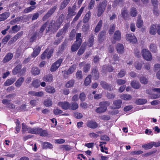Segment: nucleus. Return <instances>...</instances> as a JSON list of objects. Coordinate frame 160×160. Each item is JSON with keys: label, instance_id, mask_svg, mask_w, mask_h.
Masks as SVG:
<instances>
[{"label": "nucleus", "instance_id": "nucleus-19", "mask_svg": "<svg viewBox=\"0 0 160 160\" xmlns=\"http://www.w3.org/2000/svg\"><path fill=\"white\" fill-rule=\"evenodd\" d=\"M156 26L155 25L152 24L150 27L149 33L152 35H155L156 33Z\"/></svg>", "mask_w": 160, "mask_h": 160}, {"label": "nucleus", "instance_id": "nucleus-27", "mask_svg": "<svg viewBox=\"0 0 160 160\" xmlns=\"http://www.w3.org/2000/svg\"><path fill=\"white\" fill-rule=\"evenodd\" d=\"M113 38L115 40H120L121 38L120 32L118 30L116 31L114 33Z\"/></svg>", "mask_w": 160, "mask_h": 160}, {"label": "nucleus", "instance_id": "nucleus-58", "mask_svg": "<svg viewBox=\"0 0 160 160\" xmlns=\"http://www.w3.org/2000/svg\"><path fill=\"white\" fill-rule=\"evenodd\" d=\"M53 113L55 115H58L62 113H63V112L62 110L58 108H56L53 110Z\"/></svg>", "mask_w": 160, "mask_h": 160}, {"label": "nucleus", "instance_id": "nucleus-1", "mask_svg": "<svg viewBox=\"0 0 160 160\" xmlns=\"http://www.w3.org/2000/svg\"><path fill=\"white\" fill-rule=\"evenodd\" d=\"M64 18L63 14L61 15L56 22L54 21H51L49 24V26L48 28V29L46 30V32L47 33L48 31L52 30V28L56 31L60 27V25L62 24Z\"/></svg>", "mask_w": 160, "mask_h": 160}, {"label": "nucleus", "instance_id": "nucleus-52", "mask_svg": "<svg viewBox=\"0 0 160 160\" xmlns=\"http://www.w3.org/2000/svg\"><path fill=\"white\" fill-rule=\"evenodd\" d=\"M81 33H78L77 34L76 39V41L75 42H77L78 43L81 44L82 40L81 38Z\"/></svg>", "mask_w": 160, "mask_h": 160}, {"label": "nucleus", "instance_id": "nucleus-45", "mask_svg": "<svg viewBox=\"0 0 160 160\" xmlns=\"http://www.w3.org/2000/svg\"><path fill=\"white\" fill-rule=\"evenodd\" d=\"M153 14L156 16H158L159 14V11L157 6H154L152 10Z\"/></svg>", "mask_w": 160, "mask_h": 160}, {"label": "nucleus", "instance_id": "nucleus-48", "mask_svg": "<svg viewBox=\"0 0 160 160\" xmlns=\"http://www.w3.org/2000/svg\"><path fill=\"white\" fill-rule=\"evenodd\" d=\"M74 83V81L73 80H70L68 81L66 84V86L68 88H71L72 87Z\"/></svg>", "mask_w": 160, "mask_h": 160}, {"label": "nucleus", "instance_id": "nucleus-25", "mask_svg": "<svg viewBox=\"0 0 160 160\" xmlns=\"http://www.w3.org/2000/svg\"><path fill=\"white\" fill-rule=\"evenodd\" d=\"M87 126L90 128H95L98 127V124L95 122L90 121L87 123Z\"/></svg>", "mask_w": 160, "mask_h": 160}, {"label": "nucleus", "instance_id": "nucleus-62", "mask_svg": "<svg viewBox=\"0 0 160 160\" xmlns=\"http://www.w3.org/2000/svg\"><path fill=\"white\" fill-rule=\"evenodd\" d=\"M29 127H28L25 124L22 123V133H24V132L28 131Z\"/></svg>", "mask_w": 160, "mask_h": 160}, {"label": "nucleus", "instance_id": "nucleus-6", "mask_svg": "<svg viewBox=\"0 0 160 160\" xmlns=\"http://www.w3.org/2000/svg\"><path fill=\"white\" fill-rule=\"evenodd\" d=\"M57 7H54L51 8L48 12L43 16L42 18V20L44 21L45 20L49 18L54 12L57 9Z\"/></svg>", "mask_w": 160, "mask_h": 160}, {"label": "nucleus", "instance_id": "nucleus-54", "mask_svg": "<svg viewBox=\"0 0 160 160\" xmlns=\"http://www.w3.org/2000/svg\"><path fill=\"white\" fill-rule=\"evenodd\" d=\"M39 82H40L39 80L38 79H36L33 81L32 83V84L33 87L37 88L40 86Z\"/></svg>", "mask_w": 160, "mask_h": 160}, {"label": "nucleus", "instance_id": "nucleus-15", "mask_svg": "<svg viewBox=\"0 0 160 160\" xmlns=\"http://www.w3.org/2000/svg\"><path fill=\"white\" fill-rule=\"evenodd\" d=\"M24 80L25 79L23 77H20L17 80L15 83V86L17 87H20L22 85Z\"/></svg>", "mask_w": 160, "mask_h": 160}, {"label": "nucleus", "instance_id": "nucleus-7", "mask_svg": "<svg viewBox=\"0 0 160 160\" xmlns=\"http://www.w3.org/2000/svg\"><path fill=\"white\" fill-rule=\"evenodd\" d=\"M126 38L127 41L132 43H135L137 41L135 36L132 34H126Z\"/></svg>", "mask_w": 160, "mask_h": 160}, {"label": "nucleus", "instance_id": "nucleus-14", "mask_svg": "<svg viewBox=\"0 0 160 160\" xmlns=\"http://www.w3.org/2000/svg\"><path fill=\"white\" fill-rule=\"evenodd\" d=\"M155 142H152L149 143L142 145V147L145 150L149 149L152 148L153 146H155Z\"/></svg>", "mask_w": 160, "mask_h": 160}, {"label": "nucleus", "instance_id": "nucleus-46", "mask_svg": "<svg viewBox=\"0 0 160 160\" xmlns=\"http://www.w3.org/2000/svg\"><path fill=\"white\" fill-rule=\"evenodd\" d=\"M38 128H29L28 130V132L32 134H37L38 133Z\"/></svg>", "mask_w": 160, "mask_h": 160}, {"label": "nucleus", "instance_id": "nucleus-12", "mask_svg": "<svg viewBox=\"0 0 160 160\" xmlns=\"http://www.w3.org/2000/svg\"><path fill=\"white\" fill-rule=\"evenodd\" d=\"M122 103V101L120 99L114 101L113 102L114 108L117 109L120 108L121 107V105Z\"/></svg>", "mask_w": 160, "mask_h": 160}, {"label": "nucleus", "instance_id": "nucleus-31", "mask_svg": "<svg viewBox=\"0 0 160 160\" xmlns=\"http://www.w3.org/2000/svg\"><path fill=\"white\" fill-rule=\"evenodd\" d=\"M70 108L69 110H75L78 108V103L75 102H72L70 103Z\"/></svg>", "mask_w": 160, "mask_h": 160}, {"label": "nucleus", "instance_id": "nucleus-30", "mask_svg": "<svg viewBox=\"0 0 160 160\" xmlns=\"http://www.w3.org/2000/svg\"><path fill=\"white\" fill-rule=\"evenodd\" d=\"M46 91L49 93H54L55 92L56 90L55 88L52 87L47 86L46 87Z\"/></svg>", "mask_w": 160, "mask_h": 160}, {"label": "nucleus", "instance_id": "nucleus-18", "mask_svg": "<svg viewBox=\"0 0 160 160\" xmlns=\"http://www.w3.org/2000/svg\"><path fill=\"white\" fill-rule=\"evenodd\" d=\"M13 56V55L12 53H7L3 60V62L6 63L8 62L12 58Z\"/></svg>", "mask_w": 160, "mask_h": 160}, {"label": "nucleus", "instance_id": "nucleus-60", "mask_svg": "<svg viewBox=\"0 0 160 160\" xmlns=\"http://www.w3.org/2000/svg\"><path fill=\"white\" fill-rule=\"evenodd\" d=\"M90 68V64H86L83 68V71L85 72H87L89 71Z\"/></svg>", "mask_w": 160, "mask_h": 160}, {"label": "nucleus", "instance_id": "nucleus-20", "mask_svg": "<svg viewBox=\"0 0 160 160\" xmlns=\"http://www.w3.org/2000/svg\"><path fill=\"white\" fill-rule=\"evenodd\" d=\"M81 44L77 42H75L71 47V50L72 52L76 51L78 49Z\"/></svg>", "mask_w": 160, "mask_h": 160}, {"label": "nucleus", "instance_id": "nucleus-44", "mask_svg": "<svg viewBox=\"0 0 160 160\" xmlns=\"http://www.w3.org/2000/svg\"><path fill=\"white\" fill-rule=\"evenodd\" d=\"M52 104V102L51 100L50 99H46L44 102V104L46 107H49L51 106Z\"/></svg>", "mask_w": 160, "mask_h": 160}, {"label": "nucleus", "instance_id": "nucleus-9", "mask_svg": "<svg viewBox=\"0 0 160 160\" xmlns=\"http://www.w3.org/2000/svg\"><path fill=\"white\" fill-rule=\"evenodd\" d=\"M91 75L94 79H97L98 78L99 73L97 68L95 67L92 69Z\"/></svg>", "mask_w": 160, "mask_h": 160}, {"label": "nucleus", "instance_id": "nucleus-11", "mask_svg": "<svg viewBox=\"0 0 160 160\" xmlns=\"http://www.w3.org/2000/svg\"><path fill=\"white\" fill-rule=\"evenodd\" d=\"M100 85L103 88L109 91H111L113 89L111 85H109L106 82L104 81H101L100 82Z\"/></svg>", "mask_w": 160, "mask_h": 160}, {"label": "nucleus", "instance_id": "nucleus-36", "mask_svg": "<svg viewBox=\"0 0 160 160\" xmlns=\"http://www.w3.org/2000/svg\"><path fill=\"white\" fill-rule=\"evenodd\" d=\"M76 65H73L67 71L66 73L68 75L72 73L76 69Z\"/></svg>", "mask_w": 160, "mask_h": 160}, {"label": "nucleus", "instance_id": "nucleus-57", "mask_svg": "<svg viewBox=\"0 0 160 160\" xmlns=\"http://www.w3.org/2000/svg\"><path fill=\"white\" fill-rule=\"evenodd\" d=\"M128 13V11L125 9H122V15L124 19L126 18Z\"/></svg>", "mask_w": 160, "mask_h": 160}, {"label": "nucleus", "instance_id": "nucleus-34", "mask_svg": "<svg viewBox=\"0 0 160 160\" xmlns=\"http://www.w3.org/2000/svg\"><path fill=\"white\" fill-rule=\"evenodd\" d=\"M15 81V79L14 78H10L7 80L4 83L5 86H8L12 84Z\"/></svg>", "mask_w": 160, "mask_h": 160}, {"label": "nucleus", "instance_id": "nucleus-23", "mask_svg": "<svg viewBox=\"0 0 160 160\" xmlns=\"http://www.w3.org/2000/svg\"><path fill=\"white\" fill-rule=\"evenodd\" d=\"M94 42V37L93 34L90 36L87 43V45L89 47H91L93 44Z\"/></svg>", "mask_w": 160, "mask_h": 160}, {"label": "nucleus", "instance_id": "nucleus-26", "mask_svg": "<svg viewBox=\"0 0 160 160\" xmlns=\"http://www.w3.org/2000/svg\"><path fill=\"white\" fill-rule=\"evenodd\" d=\"M31 72L33 75L35 76L40 74V70L38 68L33 67L32 68Z\"/></svg>", "mask_w": 160, "mask_h": 160}, {"label": "nucleus", "instance_id": "nucleus-53", "mask_svg": "<svg viewBox=\"0 0 160 160\" xmlns=\"http://www.w3.org/2000/svg\"><path fill=\"white\" fill-rule=\"evenodd\" d=\"M150 50L153 52H155L157 51V47L155 44H151L150 45Z\"/></svg>", "mask_w": 160, "mask_h": 160}, {"label": "nucleus", "instance_id": "nucleus-41", "mask_svg": "<svg viewBox=\"0 0 160 160\" xmlns=\"http://www.w3.org/2000/svg\"><path fill=\"white\" fill-rule=\"evenodd\" d=\"M21 65L20 64L18 65L13 70L12 73L13 74L16 75L19 72V70L21 69Z\"/></svg>", "mask_w": 160, "mask_h": 160}, {"label": "nucleus", "instance_id": "nucleus-61", "mask_svg": "<svg viewBox=\"0 0 160 160\" xmlns=\"http://www.w3.org/2000/svg\"><path fill=\"white\" fill-rule=\"evenodd\" d=\"M94 0H91L88 6V8L89 9H91L93 8L95 4Z\"/></svg>", "mask_w": 160, "mask_h": 160}, {"label": "nucleus", "instance_id": "nucleus-29", "mask_svg": "<svg viewBox=\"0 0 160 160\" xmlns=\"http://www.w3.org/2000/svg\"><path fill=\"white\" fill-rule=\"evenodd\" d=\"M42 148L43 149H51L53 148V146L50 143L45 142L43 143Z\"/></svg>", "mask_w": 160, "mask_h": 160}, {"label": "nucleus", "instance_id": "nucleus-35", "mask_svg": "<svg viewBox=\"0 0 160 160\" xmlns=\"http://www.w3.org/2000/svg\"><path fill=\"white\" fill-rule=\"evenodd\" d=\"M131 84L133 88L135 89H138L140 87V84L138 81H133L131 82Z\"/></svg>", "mask_w": 160, "mask_h": 160}, {"label": "nucleus", "instance_id": "nucleus-51", "mask_svg": "<svg viewBox=\"0 0 160 160\" xmlns=\"http://www.w3.org/2000/svg\"><path fill=\"white\" fill-rule=\"evenodd\" d=\"M16 127L15 128L16 131L17 133H18L20 131V128H21V126L20 125V122L18 120H17L16 122Z\"/></svg>", "mask_w": 160, "mask_h": 160}, {"label": "nucleus", "instance_id": "nucleus-28", "mask_svg": "<svg viewBox=\"0 0 160 160\" xmlns=\"http://www.w3.org/2000/svg\"><path fill=\"white\" fill-rule=\"evenodd\" d=\"M91 16V12L90 11H88L86 14L83 20V22L84 23L87 22L90 18Z\"/></svg>", "mask_w": 160, "mask_h": 160}, {"label": "nucleus", "instance_id": "nucleus-2", "mask_svg": "<svg viewBox=\"0 0 160 160\" xmlns=\"http://www.w3.org/2000/svg\"><path fill=\"white\" fill-rule=\"evenodd\" d=\"M110 105V103L108 101L100 102L99 104L100 107L96 109V112L99 113L105 112L107 110V107Z\"/></svg>", "mask_w": 160, "mask_h": 160}, {"label": "nucleus", "instance_id": "nucleus-50", "mask_svg": "<svg viewBox=\"0 0 160 160\" xmlns=\"http://www.w3.org/2000/svg\"><path fill=\"white\" fill-rule=\"evenodd\" d=\"M21 19V17L16 18L15 19L11 21L10 22V23L11 25H14L17 22H19Z\"/></svg>", "mask_w": 160, "mask_h": 160}, {"label": "nucleus", "instance_id": "nucleus-47", "mask_svg": "<svg viewBox=\"0 0 160 160\" xmlns=\"http://www.w3.org/2000/svg\"><path fill=\"white\" fill-rule=\"evenodd\" d=\"M91 75H88L84 81V84L85 86L88 85L91 82Z\"/></svg>", "mask_w": 160, "mask_h": 160}, {"label": "nucleus", "instance_id": "nucleus-21", "mask_svg": "<svg viewBox=\"0 0 160 160\" xmlns=\"http://www.w3.org/2000/svg\"><path fill=\"white\" fill-rule=\"evenodd\" d=\"M86 47V43H83L82 45L81 48L78 51V54L79 55H81L84 52Z\"/></svg>", "mask_w": 160, "mask_h": 160}, {"label": "nucleus", "instance_id": "nucleus-17", "mask_svg": "<svg viewBox=\"0 0 160 160\" xmlns=\"http://www.w3.org/2000/svg\"><path fill=\"white\" fill-rule=\"evenodd\" d=\"M10 13L8 12H6L0 14V22L6 19L10 16Z\"/></svg>", "mask_w": 160, "mask_h": 160}, {"label": "nucleus", "instance_id": "nucleus-33", "mask_svg": "<svg viewBox=\"0 0 160 160\" xmlns=\"http://www.w3.org/2000/svg\"><path fill=\"white\" fill-rule=\"evenodd\" d=\"M147 101L146 99H137L135 101V103L137 105H142L146 103Z\"/></svg>", "mask_w": 160, "mask_h": 160}, {"label": "nucleus", "instance_id": "nucleus-42", "mask_svg": "<svg viewBox=\"0 0 160 160\" xmlns=\"http://www.w3.org/2000/svg\"><path fill=\"white\" fill-rule=\"evenodd\" d=\"M76 12L75 11V10H74L71 7L68 8V16L72 17L74 16Z\"/></svg>", "mask_w": 160, "mask_h": 160}, {"label": "nucleus", "instance_id": "nucleus-43", "mask_svg": "<svg viewBox=\"0 0 160 160\" xmlns=\"http://www.w3.org/2000/svg\"><path fill=\"white\" fill-rule=\"evenodd\" d=\"M41 50L40 47H38L36 49L34 50L32 54V56L33 57H36L39 53Z\"/></svg>", "mask_w": 160, "mask_h": 160}, {"label": "nucleus", "instance_id": "nucleus-22", "mask_svg": "<svg viewBox=\"0 0 160 160\" xmlns=\"http://www.w3.org/2000/svg\"><path fill=\"white\" fill-rule=\"evenodd\" d=\"M116 49L118 53H122L123 52L124 48L123 45L120 43H118Z\"/></svg>", "mask_w": 160, "mask_h": 160}, {"label": "nucleus", "instance_id": "nucleus-55", "mask_svg": "<svg viewBox=\"0 0 160 160\" xmlns=\"http://www.w3.org/2000/svg\"><path fill=\"white\" fill-rule=\"evenodd\" d=\"M60 148L63 150L66 151H69L71 149L70 146L68 145H62L61 146Z\"/></svg>", "mask_w": 160, "mask_h": 160}, {"label": "nucleus", "instance_id": "nucleus-40", "mask_svg": "<svg viewBox=\"0 0 160 160\" xmlns=\"http://www.w3.org/2000/svg\"><path fill=\"white\" fill-rule=\"evenodd\" d=\"M102 25V21L100 20L98 22L95 29V32H98L100 29Z\"/></svg>", "mask_w": 160, "mask_h": 160}, {"label": "nucleus", "instance_id": "nucleus-10", "mask_svg": "<svg viewBox=\"0 0 160 160\" xmlns=\"http://www.w3.org/2000/svg\"><path fill=\"white\" fill-rule=\"evenodd\" d=\"M68 24H65L63 28L60 30H59L57 33L56 35V37H59L62 35L64 34L68 28Z\"/></svg>", "mask_w": 160, "mask_h": 160}, {"label": "nucleus", "instance_id": "nucleus-37", "mask_svg": "<svg viewBox=\"0 0 160 160\" xmlns=\"http://www.w3.org/2000/svg\"><path fill=\"white\" fill-rule=\"evenodd\" d=\"M70 0H64L61 3V5L60 7V9H64L68 4Z\"/></svg>", "mask_w": 160, "mask_h": 160}, {"label": "nucleus", "instance_id": "nucleus-38", "mask_svg": "<svg viewBox=\"0 0 160 160\" xmlns=\"http://www.w3.org/2000/svg\"><path fill=\"white\" fill-rule=\"evenodd\" d=\"M38 134H39L42 136H46L48 135L47 132L46 131L43 130L41 128H38Z\"/></svg>", "mask_w": 160, "mask_h": 160}, {"label": "nucleus", "instance_id": "nucleus-16", "mask_svg": "<svg viewBox=\"0 0 160 160\" xmlns=\"http://www.w3.org/2000/svg\"><path fill=\"white\" fill-rule=\"evenodd\" d=\"M42 80L46 82H51L53 81L52 75L50 74L44 76L42 78Z\"/></svg>", "mask_w": 160, "mask_h": 160}, {"label": "nucleus", "instance_id": "nucleus-32", "mask_svg": "<svg viewBox=\"0 0 160 160\" xmlns=\"http://www.w3.org/2000/svg\"><path fill=\"white\" fill-rule=\"evenodd\" d=\"M84 9V7H82L79 10V11L78 12L77 15H76V16L73 19V22H75L77 21L79 17L81 15L83 10Z\"/></svg>", "mask_w": 160, "mask_h": 160}, {"label": "nucleus", "instance_id": "nucleus-63", "mask_svg": "<svg viewBox=\"0 0 160 160\" xmlns=\"http://www.w3.org/2000/svg\"><path fill=\"white\" fill-rule=\"evenodd\" d=\"M10 36L9 35L6 36L2 40V43L5 44L7 43L8 41L10 38Z\"/></svg>", "mask_w": 160, "mask_h": 160}, {"label": "nucleus", "instance_id": "nucleus-24", "mask_svg": "<svg viewBox=\"0 0 160 160\" xmlns=\"http://www.w3.org/2000/svg\"><path fill=\"white\" fill-rule=\"evenodd\" d=\"M132 97L129 94H123L121 95L120 98L123 100L125 101H128L131 99Z\"/></svg>", "mask_w": 160, "mask_h": 160}, {"label": "nucleus", "instance_id": "nucleus-39", "mask_svg": "<svg viewBox=\"0 0 160 160\" xmlns=\"http://www.w3.org/2000/svg\"><path fill=\"white\" fill-rule=\"evenodd\" d=\"M36 8V6H31L25 8L24 10V13H27L30 12L35 9Z\"/></svg>", "mask_w": 160, "mask_h": 160}, {"label": "nucleus", "instance_id": "nucleus-59", "mask_svg": "<svg viewBox=\"0 0 160 160\" xmlns=\"http://www.w3.org/2000/svg\"><path fill=\"white\" fill-rule=\"evenodd\" d=\"M130 14L131 16L133 17L136 16L137 14V12L135 8H132L130 11Z\"/></svg>", "mask_w": 160, "mask_h": 160}, {"label": "nucleus", "instance_id": "nucleus-8", "mask_svg": "<svg viewBox=\"0 0 160 160\" xmlns=\"http://www.w3.org/2000/svg\"><path fill=\"white\" fill-rule=\"evenodd\" d=\"M58 105L62 109L68 110L70 108V103L67 102H60L58 103Z\"/></svg>", "mask_w": 160, "mask_h": 160}, {"label": "nucleus", "instance_id": "nucleus-13", "mask_svg": "<svg viewBox=\"0 0 160 160\" xmlns=\"http://www.w3.org/2000/svg\"><path fill=\"white\" fill-rule=\"evenodd\" d=\"M22 32H18L12 38V40L8 42V44H11L13 42H15L19 38L22 36Z\"/></svg>", "mask_w": 160, "mask_h": 160}, {"label": "nucleus", "instance_id": "nucleus-3", "mask_svg": "<svg viewBox=\"0 0 160 160\" xmlns=\"http://www.w3.org/2000/svg\"><path fill=\"white\" fill-rule=\"evenodd\" d=\"M107 1L104 0L101 3L98 4L97 8L98 10L97 16L98 17L101 16L103 13L107 5Z\"/></svg>", "mask_w": 160, "mask_h": 160}, {"label": "nucleus", "instance_id": "nucleus-49", "mask_svg": "<svg viewBox=\"0 0 160 160\" xmlns=\"http://www.w3.org/2000/svg\"><path fill=\"white\" fill-rule=\"evenodd\" d=\"M140 81L142 83L144 84H146L148 82V79L144 77L140 78Z\"/></svg>", "mask_w": 160, "mask_h": 160}, {"label": "nucleus", "instance_id": "nucleus-4", "mask_svg": "<svg viewBox=\"0 0 160 160\" xmlns=\"http://www.w3.org/2000/svg\"><path fill=\"white\" fill-rule=\"evenodd\" d=\"M142 55L143 58L146 60L150 61L152 59V56L149 51L144 49L142 51Z\"/></svg>", "mask_w": 160, "mask_h": 160}, {"label": "nucleus", "instance_id": "nucleus-5", "mask_svg": "<svg viewBox=\"0 0 160 160\" xmlns=\"http://www.w3.org/2000/svg\"><path fill=\"white\" fill-rule=\"evenodd\" d=\"M63 61L62 59H59L52 65L50 71L52 72H54L59 67Z\"/></svg>", "mask_w": 160, "mask_h": 160}, {"label": "nucleus", "instance_id": "nucleus-64", "mask_svg": "<svg viewBox=\"0 0 160 160\" xmlns=\"http://www.w3.org/2000/svg\"><path fill=\"white\" fill-rule=\"evenodd\" d=\"M134 66L138 70H140L142 68V65L141 63L138 62H136L135 63Z\"/></svg>", "mask_w": 160, "mask_h": 160}, {"label": "nucleus", "instance_id": "nucleus-56", "mask_svg": "<svg viewBox=\"0 0 160 160\" xmlns=\"http://www.w3.org/2000/svg\"><path fill=\"white\" fill-rule=\"evenodd\" d=\"M143 22L139 18L137 22V26L138 28H140L142 25Z\"/></svg>", "mask_w": 160, "mask_h": 160}]
</instances>
